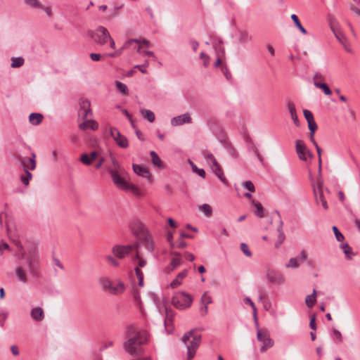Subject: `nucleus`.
<instances>
[{"instance_id":"1","label":"nucleus","mask_w":360,"mask_h":360,"mask_svg":"<svg viewBox=\"0 0 360 360\" xmlns=\"http://www.w3.org/2000/svg\"><path fill=\"white\" fill-rule=\"evenodd\" d=\"M148 342L146 330H136L133 326L127 328V340L123 344L124 351L131 356H141L143 353L142 345Z\"/></svg>"},{"instance_id":"2","label":"nucleus","mask_w":360,"mask_h":360,"mask_svg":"<svg viewBox=\"0 0 360 360\" xmlns=\"http://www.w3.org/2000/svg\"><path fill=\"white\" fill-rule=\"evenodd\" d=\"M182 342L187 348L186 360H192L200 345L201 335H194V330H191L183 335Z\"/></svg>"},{"instance_id":"3","label":"nucleus","mask_w":360,"mask_h":360,"mask_svg":"<svg viewBox=\"0 0 360 360\" xmlns=\"http://www.w3.org/2000/svg\"><path fill=\"white\" fill-rule=\"evenodd\" d=\"M111 175L113 183L120 189L130 192L134 195L139 196L141 195L140 189L134 184H131L125 181L121 176L120 174L122 172L117 170H109Z\"/></svg>"},{"instance_id":"4","label":"nucleus","mask_w":360,"mask_h":360,"mask_svg":"<svg viewBox=\"0 0 360 360\" xmlns=\"http://www.w3.org/2000/svg\"><path fill=\"white\" fill-rule=\"evenodd\" d=\"M311 185H312L313 191H314L316 204L319 205V203H321L323 208L325 210H327L328 208V206L327 201L323 196V181L322 179L321 175L319 176L316 182H312Z\"/></svg>"},{"instance_id":"5","label":"nucleus","mask_w":360,"mask_h":360,"mask_svg":"<svg viewBox=\"0 0 360 360\" xmlns=\"http://www.w3.org/2000/svg\"><path fill=\"white\" fill-rule=\"evenodd\" d=\"M193 302V298L188 294L184 292L176 293L172 300V304L177 309H184L189 307Z\"/></svg>"},{"instance_id":"6","label":"nucleus","mask_w":360,"mask_h":360,"mask_svg":"<svg viewBox=\"0 0 360 360\" xmlns=\"http://www.w3.org/2000/svg\"><path fill=\"white\" fill-rule=\"evenodd\" d=\"M94 41L98 45H104L110 37V33L104 27H99L95 31L89 33Z\"/></svg>"},{"instance_id":"7","label":"nucleus","mask_w":360,"mask_h":360,"mask_svg":"<svg viewBox=\"0 0 360 360\" xmlns=\"http://www.w3.org/2000/svg\"><path fill=\"white\" fill-rule=\"evenodd\" d=\"M145 255L144 251L139 250L136 252L135 259H137L138 266L135 267V273L139 280V285L142 287L143 285V273L140 269V268H143L146 266L147 262L143 258Z\"/></svg>"},{"instance_id":"8","label":"nucleus","mask_w":360,"mask_h":360,"mask_svg":"<svg viewBox=\"0 0 360 360\" xmlns=\"http://www.w3.org/2000/svg\"><path fill=\"white\" fill-rule=\"evenodd\" d=\"M134 250L136 251L142 250L143 251V248L146 250L147 252L151 253L154 249V243L152 238L148 235H145L141 237L139 241L134 244Z\"/></svg>"},{"instance_id":"9","label":"nucleus","mask_w":360,"mask_h":360,"mask_svg":"<svg viewBox=\"0 0 360 360\" xmlns=\"http://www.w3.org/2000/svg\"><path fill=\"white\" fill-rule=\"evenodd\" d=\"M295 150L300 160L307 162L308 159H311L314 157L302 140L295 141Z\"/></svg>"},{"instance_id":"10","label":"nucleus","mask_w":360,"mask_h":360,"mask_svg":"<svg viewBox=\"0 0 360 360\" xmlns=\"http://www.w3.org/2000/svg\"><path fill=\"white\" fill-rule=\"evenodd\" d=\"M257 338L259 342L263 343L261 347V352H264L267 349L271 348L274 345V342L269 337L267 331H263L257 328Z\"/></svg>"},{"instance_id":"11","label":"nucleus","mask_w":360,"mask_h":360,"mask_svg":"<svg viewBox=\"0 0 360 360\" xmlns=\"http://www.w3.org/2000/svg\"><path fill=\"white\" fill-rule=\"evenodd\" d=\"M27 263L30 273L33 276H37L38 257L36 249L32 250L27 258Z\"/></svg>"},{"instance_id":"12","label":"nucleus","mask_w":360,"mask_h":360,"mask_svg":"<svg viewBox=\"0 0 360 360\" xmlns=\"http://www.w3.org/2000/svg\"><path fill=\"white\" fill-rule=\"evenodd\" d=\"M134 250L133 245H115L112 249L113 255L118 259H123Z\"/></svg>"},{"instance_id":"13","label":"nucleus","mask_w":360,"mask_h":360,"mask_svg":"<svg viewBox=\"0 0 360 360\" xmlns=\"http://www.w3.org/2000/svg\"><path fill=\"white\" fill-rule=\"evenodd\" d=\"M79 115L83 119H86L89 116H92L93 112L91 109L90 101L86 98L79 100Z\"/></svg>"},{"instance_id":"14","label":"nucleus","mask_w":360,"mask_h":360,"mask_svg":"<svg viewBox=\"0 0 360 360\" xmlns=\"http://www.w3.org/2000/svg\"><path fill=\"white\" fill-rule=\"evenodd\" d=\"M110 135L112 136L116 143L121 148H126L128 147L127 139L122 136L119 130L116 128L112 127L110 130Z\"/></svg>"},{"instance_id":"15","label":"nucleus","mask_w":360,"mask_h":360,"mask_svg":"<svg viewBox=\"0 0 360 360\" xmlns=\"http://www.w3.org/2000/svg\"><path fill=\"white\" fill-rule=\"evenodd\" d=\"M36 155L34 153L32 154V157L30 158L19 157L18 160L23 167L25 172H29V170H34L36 168Z\"/></svg>"},{"instance_id":"16","label":"nucleus","mask_w":360,"mask_h":360,"mask_svg":"<svg viewBox=\"0 0 360 360\" xmlns=\"http://www.w3.org/2000/svg\"><path fill=\"white\" fill-rule=\"evenodd\" d=\"M134 172L139 176L146 178L149 181H152V174L150 171L144 167H142L139 165L133 164L132 165Z\"/></svg>"},{"instance_id":"17","label":"nucleus","mask_w":360,"mask_h":360,"mask_svg":"<svg viewBox=\"0 0 360 360\" xmlns=\"http://www.w3.org/2000/svg\"><path fill=\"white\" fill-rule=\"evenodd\" d=\"M191 118L189 113H185L177 117H174L171 120V124L173 126L181 125L185 123H191Z\"/></svg>"},{"instance_id":"18","label":"nucleus","mask_w":360,"mask_h":360,"mask_svg":"<svg viewBox=\"0 0 360 360\" xmlns=\"http://www.w3.org/2000/svg\"><path fill=\"white\" fill-rule=\"evenodd\" d=\"M307 258V254L305 250L301 252L300 258H291L286 264L288 268H297L300 265V262H304Z\"/></svg>"},{"instance_id":"19","label":"nucleus","mask_w":360,"mask_h":360,"mask_svg":"<svg viewBox=\"0 0 360 360\" xmlns=\"http://www.w3.org/2000/svg\"><path fill=\"white\" fill-rule=\"evenodd\" d=\"M98 158V153L97 151H92L89 154L83 153L79 158L80 161L86 165H90L94 160Z\"/></svg>"},{"instance_id":"20","label":"nucleus","mask_w":360,"mask_h":360,"mask_svg":"<svg viewBox=\"0 0 360 360\" xmlns=\"http://www.w3.org/2000/svg\"><path fill=\"white\" fill-rule=\"evenodd\" d=\"M210 168L221 182H223L226 185H228V181L224 176L222 168L221 167L218 162L217 163H214V165H210Z\"/></svg>"},{"instance_id":"21","label":"nucleus","mask_w":360,"mask_h":360,"mask_svg":"<svg viewBox=\"0 0 360 360\" xmlns=\"http://www.w3.org/2000/svg\"><path fill=\"white\" fill-rule=\"evenodd\" d=\"M7 231H8V233L11 240L13 241V243L17 246V248L20 251V259L25 257V252L23 251L22 245L20 241L18 240V236H15V234L12 233L11 230L10 229V228L8 226H7Z\"/></svg>"},{"instance_id":"22","label":"nucleus","mask_w":360,"mask_h":360,"mask_svg":"<svg viewBox=\"0 0 360 360\" xmlns=\"http://www.w3.org/2000/svg\"><path fill=\"white\" fill-rule=\"evenodd\" d=\"M79 128L82 130L91 129L95 131L98 128V124L94 120H86L79 124Z\"/></svg>"},{"instance_id":"23","label":"nucleus","mask_w":360,"mask_h":360,"mask_svg":"<svg viewBox=\"0 0 360 360\" xmlns=\"http://www.w3.org/2000/svg\"><path fill=\"white\" fill-rule=\"evenodd\" d=\"M188 275V270L184 269L181 272H180L175 279H174L171 283L169 284V286L172 288H177L179 286L183 280Z\"/></svg>"},{"instance_id":"24","label":"nucleus","mask_w":360,"mask_h":360,"mask_svg":"<svg viewBox=\"0 0 360 360\" xmlns=\"http://www.w3.org/2000/svg\"><path fill=\"white\" fill-rule=\"evenodd\" d=\"M31 317L36 321H41L44 318V313L42 308L37 307L31 310Z\"/></svg>"},{"instance_id":"25","label":"nucleus","mask_w":360,"mask_h":360,"mask_svg":"<svg viewBox=\"0 0 360 360\" xmlns=\"http://www.w3.org/2000/svg\"><path fill=\"white\" fill-rule=\"evenodd\" d=\"M132 43H137L140 46H145L146 47H149L150 46V41L146 39H131L124 43L123 49L129 48Z\"/></svg>"},{"instance_id":"26","label":"nucleus","mask_w":360,"mask_h":360,"mask_svg":"<svg viewBox=\"0 0 360 360\" xmlns=\"http://www.w3.org/2000/svg\"><path fill=\"white\" fill-rule=\"evenodd\" d=\"M124 290L125 285L124 283L118 280L111 289V294L115 295H120L124 292Z\"/></svg>"},{"instance_id":"27","label":"nucleus","mask_w":360,"mask_h":360,"mask_svg":"<svg viewBox=\"0 0 360 360\" xmlns=\"http://www.w3.org/2000/svg\"><path fill=\"white\" fill-rule=\"evenodd\" d=\"M99 283L103 290L111 294V289L112 288L114 283L110 281V278L106 277L101 278L99 279Z\"/></svg>"},{"instance_id":"28","label":"nucleus","mask_w":360,"mask_h":360,"mask_svg":"<svg viewBox=\"0 0 360 360\" xmlns=\"http://www.w3.org/2000/svg\"><path fill=\"white\" fill-rule=\"evenodd\" d=\"M43 118H44V116L42 114L33 112V113H31L29 116V122L32 125H38L42 122Z\"/></svg>"},{"instance_id":"29","label":"nucleus","mask_w":360,"mask_h":360,"mask_svg":"<svg viewBox=\"0 0 360 360\" xmlns=\"http://www.w3.org/2000/svg\"><path fill=\"white\" fill-rule=\"evenodd\" d=\"M172 255L174 256L172 258L170 265L172 266V270H174L181 264V255L179 252H173Z\"/></svg>"},{"instance_id":"30","label":"nucleus","mask_w":360,"mask_h":360,"mask_svg":"<svg viewBox=\"0 0 360 360\" xmlns=\"http://www.w3.org/2000/svg\"><path fill=\"white\" fill-rule=\"evenodd\" d=\"M151 160L154 165L157 166L158 168H164V165L158 156V155L155 151H151L150 153Z\"/></svg>"},{"instance_id":"31","label":"nucleus","mask_w":360,"mask_h":360,"mask_svg":"<svg viewBox=\"0 0 360 360\" xmlns=\"http://www.w3.org/2000/svg\"><path fill=\"white\" fill-rule=\"evenodd\" d=\"M316 290H314L311 295H309L306 297L305 303L307 306L309 308L312 307L316 301Z\"/></svg>"},{"instance_id":"32","label":"nucleus","mask_w":360,"mask_h":360,"mask_svg":"<svg viewBox=\"0 0 360 360\" xmlns=\"http://www.w3.org/2000/svg\"><path fill=\"white\" fill-rule=\"evenodd\" d=\"M251 203L253 206L255 207L256 210L255 212V214L259 218H262L264 217V208L262 205V204L259 202L255 201L252 200L251 201Z\"/></svg>"},{"instance_id":"33","label":"nucleus","mask_w":360,"mask_h":360,"mask_svg":"<svg viewBox=\"0 0 360 360\" xmlns=\"http://www.w3.org/2000/svg\"><path fill=\"white\" fill-rule=\"evenodd\" d=\"M15 274L18 280L21 282L26 283L27 281V274L22 266H18L17 268Z\"/></svg>"},{"instance_id":"34","label":"nucleus","mask_w":360,"mask_h":360,"mask_svg":"<svg viewBox=\"0 0 360 360\" xmlns=\"http://www.w3.org/2000/svg\"><path fill=\"white\" fill-rule=\"evenodd\" d=\"M140 112H141L142 117L143 118L148 120L150 122H154L155 117L154 113L151 110L142 109V110H141Z\"/></svg>"},{"instance_id":"35","label":"nucleus","mask_w":360,"mask_h":360,"mask_svg":"<svg viewBox=\"0 0 360 360\" xmlns=\"http://www.w3.org/2000/svg\"><path fill=\"white\" fill-rule=\"evenodd\" d=\"M202 154L210 167V165H214V163L217 162V160L211 153L207 150H204L202 151Z\"/></svg>"},{"instance_id":"36","label":"nucleus","mask_w":360,"mask_h":360,"mask_svg":"<svg viewBox=\"0 0 360 360\" xmlns=\"http://www.w3.org/2000/svg\"><path fill=\"white\" fill-rule=\"evenodd\" d=\"M290 18H291L292 20L294 22L295 26L300 30V32L302 34H307V30L301 25V23H300V20H299L298 17L295 14H292Z\"/></svg>"},{"instance_id":"37","label":"nucleus","mask_w":360,"mask_h":360,"mask_svg":"<svg viewBox=\"0 0 360 360\" xmlns=\"http://www.w3.org/2000/svg\"><path fill=\"white\" fill-rule=\"evenodd\" d=\"M115 86L117 90L123 95L127 96L129 94L128 88L126 84L122 83L121 82L116 81Z\"/></svg>"},{"instance_id":"38","label":"nucleus","mask_w":360,"mask_h":360,"mask_svg":"<svg viewBox=\"0 0 360 360\" xmlns=\"http://www.w3.org/2000/svg\"><path fill=\"white\" fill-rule=\"evenodd\" d=\"M25 2L29 6L34 8H44V6L41 4L39 0H25Z\"/></svg>"},{"instance_id":"39","label":"nucleus","mask_w":360,"mask_h":360,"mask_svg":"<svg viewBox=\"0 0 360 360\" xmlns=\"http://www.w3.org/2000/svg\"><path fill=\"white\" fill-rule=\"evenodd\" d=\"M341 248L343 250L344 253L348 259H352V251L351 247L348 243H342L340 245Z\"/></svg>"},{"instance_id":"40","label":"nucleus","mask_w":360,"mask_h":360,"mask_svg":"<svg viewBox=\"0 0 360 360\" xmlns=\"http://www.w3.org/2000/svg\"><path fill=\"white\" fill-rule=\"evenodd\" d=\"M11 67L13 68L21 67L24 63V59L22 57H18L14 58L13 57L11 58Z\"/></svg>"},{"instance_id":"41","label":"nucleus","mask_w":360,"mask_h":360,"mask_svg":"<svg viewBox=\"0 0 360 360\" xmlns=\"http://www.w3.org/2000/svg\"><path fill=\"white\" fill-rule=\"evenodd\" d=\"M315 86L322 89L326 96H330L332 94V91L325 83H315Z\"/></svg>"},{"instance_id":"42","label":"nucleus","mask_w":360,"mask_h":360,"mask_svg":"<svg viewBox=\"0 0 360 360\" xmlns=\"http://www.w3.org/2000/svg\"><path fill=\"white\" fill-rule=\"evenodd\" d=\"M278 236L277 242L275 244L276 248H279V246L283 243L285 240V236L284 233L282 231L281 226L278 229Z\"/></svg>"},{"instance_id":"43","label":"nucleus","mask_w":360,"mask_h":360,"mask_svg":"<svg viewBox=\"0 0 360 360\" xmlns=\"http://www.w3.org/2000/svg\"><path fill=\"white\" fill-rule=\"evenodd\" d=\"M199 210L204 212L206 216H211L212 212V209L211 206L208 204H203L199 207Z\"/></svg>"},{"instance_id":"44","label":"nucleus","mask_w":360,"mask_h":360,"mask_svg":"<svg viewBox=\"0 0 360 360\" xmlns=\"http://www.w3.org/2000/svg\"><path fill=\"white\" fill-rule=\"evenodd\" d=\"M333 32L337 38V39L342 44H345V41H346L345 36L340 32V31H336L334 28H332Z\"/></svg>"},{"instance_id":"45","label":"nucleus","mask_w":360,"mask_h":360,"mask_svg":"<svg viewBox=\"0 0 360 360\" xmlns=\"http://www.w3.org/2000/svg\"><path fill=\"white\" fill-rule=\"evenodd\" d=\"M192 169L194 172L198 174L200 176L205 178V172L203 169H199L192 162H190Z\"/></svg>"},{"instance_id":"46","label":"nucleus","mask_w":360,"mask_h":360,"mask_svg":"<svg viewBox=\"0 0 360 360\" xmlns=\"http://www.w3.org/2000/svg\"><path fill=\"white\" fill-rule=\"evenodd\" d=\"M212 297L210 296L207 292H205L201 297V304L208 306V304L212 303Z\"/></svg>"},{"instance_id":"47","label":"nucleus","mask_w":360,"mask_h":360,"mask_svg":"<svg viewBox=\"0 0 360 360\" xmlns=\"http://www.w3.org/2000/svg\"><path fill=\"white\" fill-rule=\"evenodd\" d=\"M251 39L250 36L247 32H240L238 40L240 43H247Z\"/></svg>"},{"instance_id":"48","label":"nucleus","mask_w":360,"mask_h":360,"mask_svg":"<svg viewBox=\"0 0 360 360\" xmlns=\"http://www.w3.org/2000/svg\"><path fill=\"white\" fill-rule=\"evenodd\" d=\"M25 175L21 176L20 179L23 184L27 186L29 184L30 180L32 179V175L30 172H25Z\"/></svg>"},{"instance_id":"49","label":"nucleus","mask_w":360,"mask_h":360,"mask_svg":"<svg viewBox=\"0 0 360 360\" xmlns=\"http://www.w3.org/2000/svg\"><path fill=\"white\" fill-rule=\"evenodd\" d=\"M333 334L334 338H335L334 340H335V342L336 343L342 342V336L341 333L339 330H338L336 329H333Z\"/></svg>"},{"instance_id":"50","label":"nucleus","mask_w":360,"mask_h":360,"mask_svg":"<svg viewBox=\"0 0 360 360\" xmlns=\"http://www.w3.org/2000/svg\"><path fill=\"white\" fill-rule=\"evenodd\" d=\"M333 231L338 241H342L344 240V236L340 233V231L335 226H333Z\"/></svg>"},{"instance_id":"51","label":"nucleus","mask_w":360,"mask_h":360,"mask_svg":"<svg viewBox=\"0 0 360 360\" xmlns=\"http://www.w3.org/2000/svg\"><path fill=\"white\" fill-rule=\"evenodd\" d=\"M240 250L247 257H250L252 255V253L249 250V247L246 243H242L240 244Z\"/></svg>"},{"instance_id":"52","label":"nucleus","mask_w":360,"mask_h":360,"mask_svg":"<svg viewBox=\"0 0 360 360\" xmlns=\"http://www.w3.org/2000/svg\"><path fill=\"white\" fill-rule=\"evenodd\" d=\"M111 160H112V166L113 167L111 168L110 170H117V171H119V172H122V168L119 165V163L117 161V160L115 159V157L112 156L111 157Z\"/></svg>"},{"instance_id":"53","label":"nucleus","mask_w":360,"mask_h":360,"mask_svg":"<svg viewBox=\"0 0 360 360\" xmlns=\"http://www.w3.org/2000/svg\"><path fill=\"white\" fill-rule=\"evenodd\" d=\"M243 187L248 190L250 192H255V188L253 183L251 181H246L243 183Z\"/></svg>"},{"instance_id":"54","label":"nucleus","mask_w":360,"mask_h":360,"mask_svg":"<svg viewBox=\"0 0 360 360\" xmlns=\"http://www.w3.org/2000/svg\"><path fill=\"white\" fill-rule=\"evenodd\" d=\"M307 123L309 131L312 133H315L316 130L317 129V125L314 121V119L307 121Z\"/></svg>"},{"instance_id":"55","label":"nucleus","mask_w":360,"mask_h":360,"mask_svg":"<svg viewBox=\"0 0 360 360\" xmlns=\"http://www.w3.org/2000/svg\"><path fill=\"white\" fill-rule=\"evenodd\" d=\"M105 260L109 264H110L111 265H112L114 266H118L119 264H120L119 262L113 257H112L111 255H107L105 257Z\"/></svg>"},{"instance_id":"56","label":"nucleus","mask_w":360,"mask_h":360,"mask_svg":"<svg viewBox=\"0 0 360 360\" xmlns=\"http://www.w3.org/2000/svg\"><path fill=\"white\" fill-rule=\"evenodd\" d=\"M200 58L203 60V65L206 68L210 63V57L202 52L200 55Z\"/></svg>"},{"instance_id":"57","label":"nucleus","mask_w":360,"mask_h":360,"mask_svg":"<svg viewBox=\"0 0 360 360\" xmlns=\"http://www.w3.org/2000/svg\"><path fill=\"white\" fill-rule=\"evenodd\" d=\"M313 80L315 86V83H321V82L324 80V77L321 74L316 73L314 75Z\"/></svg>"},{"instance_id":"58","label":"nucleus","mask_w":360,"mask_h":360,"mask_svg":"<svg viewBox=\"0 0 360 360\" xmlns=\"http://www.w3.org/2000/svg\"><path fill=\"white\" fill-rule=\"evenodd\" d=\"M288 111H289L290 115H293L296 114V109H295V106L294 103L289 102L288 103Z\"/></svg>"},{"instance_id":"59","label":"nucleus","mask_w":360,"mask_h":360,"mask_svg":"<svg viewBox=\"0 0 360 360\" xmlns=\"http://www.w3.org/2000/svg\"><path fill=\"white\" fill-rule=\"evenodd\" d=\"M8 314L5 312L0 313V326H4V323L7 319Z\"/></svg>"},{"instance_id":"60","label":"nucleus","mask_w":360,"mask_h":360,"mask_svg":"<svg viewBox=\"0 0 360 360\" xmlns=\"http://www.w3.org/2000/svg\"><path fill=\"white\" fill-rule=\"evenodd\" d=\"M303 113L307 121L314 119L313 114L309 110H304Z\"/></svg>"},{"instance_id":"61","label":"nucleus","mask_w":360,"mask_h":360,"mask_svg":"<svg viewBox=\"0 0 360 360\" xmlns=\"http://www.w3.org/2000/svg\"><path fill=\"white\" fill-rule=\"evenodd\" d=\"M97 159H98V162L96 164L95 167L97 169H100V168H101V167L103 166V164L105 162V158L103 157H102V156H100L98 155V158Z\"/></svg>"},{"instance_id":"62","label":"nucleus","mask_w":360,"mask_h":360,"mask_svg":"<svg viewBox=\"0 0 360 360\" xmlns=\"http://www.w3.org/2000/svg\"><path fill=\"white\" fill-rule=\"evenodd\" d=\"M203 306L200 308V313L202 316H205L208 313V306L202 304Z\"/></svg>"},{"instance_id":"63","label":"nucleus","mask_w":360,"mask_h":360,"mask_svg":"<svg viewBox=\"0 0 360 360\" xmlns=\"http://www.w3.org/2000/svg\"><path fill=\"white\" fill-rule=\"evenodd\" d=\"M187 245L186 243H185L181 239H179L176 241V247L178 248H184Z\"/></svg>"},{"instance_id":"64","label":"nucleus","mask_w":360,"mask_h":360,"mask_svg":"<svg viewBox=\"0 0 360 360\" xmlns=\"http://www.w3.org/2000/svg\"><path fill=\"white\" fill-rule=\"evenodd\" d=\"M184 257L186 259H188L191 262H193L195 259L194 255L192 253L188 252H185Z\"/></svg>"}]
</instances>
